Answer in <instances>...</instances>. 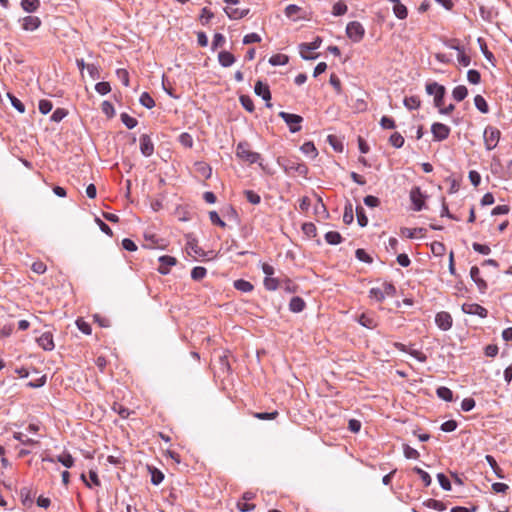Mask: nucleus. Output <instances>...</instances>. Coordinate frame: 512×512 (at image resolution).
Here are the masks:
<instances>
[{"label": "nucleus", "mask_w": 512, "mask_h": 512, "mask_svg": "<svg viewBox=\"0 0 512 512\" xmlns=\"http://www.w3.org/2000/svg\"><path fill=\"white\" fill-rule=\"evenodd\" d=\"M355 257L364 263L371 264L373 262V258L362 248H358L355 251Z\"/></svg>", "instance_id": "49"}, {"label": "nucleus", "mask_w": 512, "mask_h": 512, "mask_svg": "<svg viewBox=\"0 0 512 512\" xmlns=\"http://www.w3.org/2000/svg\"><path fill=\"white\" fill-rule=\"evenodd\" d=\"M244 194H245L247 201L253 205H257L261 202L260 195L252 190H245Z\"/></svg>", "instance_id": "58"}, {"label": "nucleus", "mask_w": 512, "mask_h": 512, "mask_svg": "<svg viewBox=\"0 0 512 512\" xmlns=\"http://www.w3.org/2000/svg\"><path fill=\"white\" fill-rule=\"evenodd\" d=\"M224 12L226 13V15L232 19V20H238V19H242L244 18L245 16L248 15L249 13V9H240V8H236V7H230V6H226L224 8Z\"/></svg>", "instance_id": "17"}, {"label": "nucleus", "mask_w": 512, "mask_h": 512, "mask_svg": "<svg viewBox=\"0 0 512 512\" xmlns=\"http://www.w3.org/2000/svg\"><path fill=\"white\" fill-rule=\"evenodd\" d=\"M234 288L238 291L248 293L253 290V285L244 279H238L234 281Z\"/></svg>", "instance_id": "30"}, {"label": "nucleus", "mask_w": 512, "mask_h": 512, "mask_svg": "<svg viewBox=\"0 0 512 512\" xmlns=\"http://www.w3.org/2000/svg\"><path fill=\"white\" fill-rule=\"evenodd\" d=\"M20 5L25 12L33 13L40 8V0H21Z\"/></svg>", "instance_id": "20"}, {"label": "nucleus", "mask_w": 512, "mask_h": 512, "mask_svg": "<svg viewBox=\"0 0 512 512\" xmlns=\"http://www.w3.org/2000/svg\"><path fill=\"white\" fill-rule=\"evenodd\" d=\"M389 143L395 148H401L405 143V139L399 132H394L389 138Z\"/></svg>", "instance_id": "40"}, {"label": "nucleus", "mask_w": 512, "mask_h": 512, "mask_svg": "<svg viewBox=\"0 0 512 512\" xmlns=\"http://www.w3.org/2000/svg\"><path fill=\"white\" fill-rule=\"evenodd\" d=\"M435 323L439 329L447 331L452 327V316L448 312L441 311L436 314Z\"/></svg>", "instance_id": "11"}, {"label": "nucleus", "mask_w": 512, "mask_h": 512, "mask_svg": "<svg viewBox=\"0 0 512 512\" xmlns=\"http://www.w3.org/2000/svg\"><path fill=\"white\" fill-rule=\"evenodd\" d=\"M277 162L284 172L289 176H302L307 177L308 167L305 163L301 162L296 156L278 158Z\"/></svg>", "instance_id": "1"}, {"label": "nucleus", "mask_w": 512, "mask_h": 512, "mask_svg": "<svg viewBox=\"0 0 512 512\" xmlns=\"http://www.w3.org/2000/svg\"><path fill=\"white\" fill-rule=\"evenodd\" d=\"M302 231L308 237H315L317 234L316 226L311 222H306L302 225Z\"/></svg>", "instance_id": "59"}, {"label": "nucleus", "mask_w": 512, "mask_h": 512, "mask_svg": "<svg viewBox=\"0 0 512 512\" xmlns=\"http://www.w3.org/2000/svg\"><path fill=\"white\" fill-rule=\"evenodd\" d=\"M148 469L151 475V483L153 485H159L164 479V474L155 467L149 466Z\"/></svg>", "instance_id": "33"}, {"label": "nucleus", "mask_w": 512, "mask_h": 512, "mask_svg": "<svg viewBox=\"0 0 512 512\" xmlns=\"http://www.w3.org/2000/svg\"><path fill=\"white\" fill-rule=\"evenodd\" d=\"M254 92L257 96L261 97L264 101H266V107L271 108L272 104L271 100V91L268 84L258 80L254 86Z\"/></svg>", "instance_id": "8"}, {"label": "nucleus", "mask_w": 512, "mask_h": 512, "mask_svg": "<svg viewBox=\"0 0 512 512\" xmlns=\"http://www.w3.org/2000/svg\"><path fill=\"white\" fill-rule=\"evenodd\" d=\"M239 101H240L242 107L246 111H248L250 113L254 112V109H255L254 102H253L252 98L249 95H241L239 97Z\"/></svg>", "instance_id": "38"}, {"label": "nucleus", "mask_w": 512, "mask_h": 512, "mask_svg": "<svg viewBox=\"0 0 512 512\" xmlns=\"http://www.w3.org/2000/svg\"><path fill=\"white\" fill-rule=\"evenodd\" d=\"M264 287L269 291H275L280 287V281L276 278L265 277Z\"/></svg>", "instance_id": "50"}, {"label": "nucleus", "mask_w": 512, "mask_h": 512, "mask_svg": "<svg viewBox=\"0 0 512 512\" xmlns=\"http://www.w3.org/2000/svg\"><path fill=\"white\" fill-rule=\"evenodd\" d=\"M423 504L426 507L437 511H444L446 509V505L442 501L436 499H428Z\"/></svg>", "instance_id": "41"}, {"label": "nucleus", "mask_w": 512, "mask_h": 512, "mask_svg": "<svg viewBox=\"0 0 512 512\" xmlns=\"http://www.w3.org/2000/svg\"><path fill=\"white\" fill-rule=\"evenodd\" d=\"M431 251L435 256H443L446 247L442 242L435 241L431 244Z\"/></svg>", "instance_id": "60"}, {"label": "nucleus", "mask_w": 512, "mask_h": 512, "mask_svg": "<svg viewBox=\"0 0 512 512\" xmlns=\"http://www.w3.org/2000/svg\"><path fill=\"white\" fill-rule=\"evenodd\" d=\"M457 59L460 65L467 67L471 64V57L465 53V48L462 46L457 51Z\"/></svg>", "instance_id": "42"}, {"label": "nucleus", "mask_w": 512, "mask_h": 512, "mask_svg": "<svg viewBox=\"0 0 512 512\" xmlns=\"http://www.w3.org/2000/svg\"><path fill=\"white\" fill-rule=\"evenodd\" d=\"M474 104L476 106V108L481 112V113H488L489 112V106H488V103L487 101L484 99L483 96L481 95H476L475 98H474Z\"/></svg>", "instance_id": "35"}, {"label": "nucleus", "mask_w": 512, "mask_h": 512, "mask_svg": "<svg viewBox=\"0 0 512 512\" xmlns=\"http://www.w3.org/2000/svg\"><path fill=\"white\" fill-rule=\"evenodd\" d=\"M218 61L222 67L227 68L235 63L236 58L232 53L223 50L218 54Z\"/></svg>", "instance_id": "18"}, {"label": "nucleus", "mask_w": 512, "mask_h": 512, "mask_svg": "<svg viewBox=\"0 0 512 512\" xmlns=\"http://www.w3.org/2000/svg\"><path fill=\"white\" fill-rule=\"evenodd\" d=\"M95 90L100 95H106L111 91V85L109 82H106V81L98 82L95 85Z\"/></svg>", "instance_id": "63"}, {"label": "nucleus", "mask_w": 512, "mask_h": 512, "mask_svg": "<svg viewBox=\"0 0 512 512\" xmlns=\"http://www.w3.org/2000/svg\"><path fill=\"white\" fill-rule=\"evenodd\" d=\"M20 497H21L22 504L24 506H31L32 505L33 499L31 497L30 489H28L27 487L21 488V490H20Z\"/></svg>", "instance_id": "46"}, {"label": "nucleus", "mask_w": 512, "mask_h": 512, "mask_svg": "<svg viewBox=\"0 0 512 512\" xmlns=\"http://www.w3.org/2000/svg\"><path fill=\"white\" fill-rule=\"evenodd\" d=\"M413 472L416 473L417 475H419V477L422 480L425 487H428L431 485L432 478L428 472L424 471L423 469H421L417 466H415L413 468Z\"/></svg>", "instance_id": "36"}, {"label": "nucleus", "mask_w": 512, "mask_h": 512, "mask_svg": "<svg viewBox=\"0 0 512 512\" xmlns=\"http://www.w3.org/2000/svg\"><path fill=\"white\" fill-rule=\"evenodd\" d=\"M436 394L440 399H442L446 402L453 401V392L448 387H445V386L438 387L436 390Z\"/></svg>", "instance_id": "28"}, {"label": "nucleus", "mask_w": 512, "mask_h": 512, "mask_svg": "<svg viewBox=\"0 0 512 512\" xmlns=\"http://www.w3.org/2000/svg\"><path fill=\"white\" fill-rule=\"evenodd\" d=\"M446 95V88L443 86L434 97V106L440 109L444 105V98Z\"/></svg>", "instance_id": "54"}, {"label": "nucleus", "mask_w": 512, "mask_h": 512, "mask_svg": "<svg viewBox=\"0 0 512 512\" xmlns=\"http://www.w3.org/2000/svg\"><path fill=\"white\" fill-rule=\"evenodd\" d=\"M7 97L10 100L11 105L19 112H25V105L12 93H7Z\"/></svg>", "instance_id": "43"}, {"label": "nucleus", "mask_w": 512, "mask_h": 512, "mask_svg": "<svg viewBox=\"0 0 512 512\" xmlns=\"http://www.w3.org/2000/svg\"><path fill=\"white\" fill-rule=\"evenodd\" d=\"M322 44V38L320 36H317L314 38V40L310 43H301L299 44V50L302 51H313L318 49Z\"/></svg>", "instance_id": "25"}, {"label": "nucleus", "mask_w": 512, "mask_h": 512, "mask_svg": "<svg viewBox=\"0 0 512 512\" xmlns=\"http://www.w3.org/2000/svg\"><path fill=\"white\" fill-rule=\"evenodd\" d=\"M19 22L21 23V28L25 31H35L42 23L39 17L32 15L19 19Z\"/></svg>", "instance_id": "10"}, {"label": "nucleus", "mask_w": 512, "mask_h": 512, "mask_svg": "<svg viewBox=\"0 0 512 512\" xmlns=\"http://www.w3.org/2000/svg\"><path fill=\"white\" fill-rule=\"evenodd\" d=\"M305 307V301L299 296L292 297L289 302V310L293 313H300L305 309Z\"/></svg>", "instance_id": "19"}, {"label": "nucleus", "mask_w": 512, "mask_h": 512, "mask_svg": "<svg viewBox=\"0 0 512 512\" xmlns=\"http://www.w3.org/2000/svg\"><path fill=\"white\" fill-rule=\"evenodd\" d=\"M140 151L144 157H150L154 153V143L148 134H142L139 139Z\"/></svg>", "instance_id": "12"}, {"label": "nucleus", "mask_w": 512, "mask_h": 512, "mask_svg": "<svg viewBox=\"0 0 512 512\" xmlns=\"http://www.w3.org/2000/svg\"><path fill=\"white\" fill-rule=\"evenodd\" d=\"M121 121L122 123L128 128V129H133L134 127L137 126L138 124V121L136 118L134 117H131L130 115H128L127 113H122L121 116Z\"/></svg>", "instance_id": "48"}, {"label": "nucleus", "mask_w": 512, "mask_h": 512, "mask_svg": "<svg viewBox=\"0 0 512 512\" xmlns=\"http://www.w3.org/2000/svg\"><path fill=\"white\" fill-rule=\"evenodd\" d=\"M347 37L354 43H359L365 35L363 25L358 21H351L346 26Z\"/></svg>", "instance_id": "4"}, {"label": "nucleus", "mask_w": 512, "mask_h": 512, "mask_svg": "<svg viewBox=\"0 0 512 512\" xmlns=\"http://www.w3.org/2000/svg\"><path fill=\"white\" fill-rule=\"evenodd\" d=\"M356 217H357V222H358L359 226H361V227L367 226L368 218H367L365 210L362 206L356 207Z\"/></svg>", "instance_id": "44"}, {"label": "nucleus", "mask_w": 512, "mask_h": 512, "mask_svg": "<svg viewBox=\"0 0 512 512\" xmlns=\"http://www.w3.org/2000/svg\"><path fill=\"white\" fill-rule=\"evenodd\" d=\"M450 132V127L443 123L435 122L431 125V133L434 141L440 142L446 140L449 137Z\"/></svg>", "instance_id": "6"}, {"label": "nucleus", "mask_w": 512, "mask_h": 512, "mask_svg": "<svg viewBox=\"0 0 512 512\" xmlns=\"http://www.w3.org/2000/svg\"><path fill=\"white\" fill-rule=\"evenodd\" d=\"M393 13L400 20L406 19L408 16V10L406 6L403 5L400 1L393 5Z\"/></svg>", "instance_id": "31"}, {"label": "nucleus", "mask_w": 512, "mask_h": 512, "mask_svg": "<svg viewBox=\"0 0 512 512\" xmlns=\"http://www.w3.org/2000/svg\"><path fill=\"white\" fill-rule=\"evenodd\" d=\"M477 42L479 44L480 50H481L482 54L484 55V57L490 63H492L493 66H495V63H494L495 62V57H494L493 53L488 50L487 44H486L485 40L483 38L479 37L477 39Z\"/></svg>", "instance_id": "21"}, {"label": "nucleus", "mask_w": 512, "mask_h": 512, "mask_svg": "<svg viewBox=\"0 0 512 512\" xmlns=\"http://www.w3.org/2000/svg\"><path fill=\"white\" fill-rule=\"evenodd\" d=\"M68 115V111L64 108H57L52 113L50 120L53 122H60Z\"/></svg>", "instance_id": "52"}, {"label": "nucleus", "mask_w": 512, "mask_h": 512, "mask_svg": "<svg viewBox=\"0 0 512 512\" xmlns=\"http://www.w3.org/2000/svg\"><path fill=\"white\" fill-rule=\"evenodd\" d=\"M403 453L407 459H418L420 457L419 452L410 447L408 444H403Z\"/></svg>", "instance_id": "53"}, {"label": "nucleus", "mask_w": 512, "mask_h": 512, "mask_svg": "<svg viewBox=\"0 0 512 512\" xmlns=\"http://www.w3.org/2000/svg\"><path fill=\"white\" fill-rule=\"evenodd\" d=\"M289 61V57L285 54H274L272 55L268 62L272 66H281L287 64Z\"/></svg>", "instance_id": "29"}, {"label": "nucleus", "mask_w": 512, "mask_h": 512, "mask_svg": "<svg viewBox=\"0 0 512 512\" xmlns=\"http://www.w3.org/2000/svg\"><path fill=\"white\" fill-rule=\"evenodd\" d=\"M325 240L330 245H337L343 241V238L339 232L329 231L325 234Z\"/></svg>", "instance_id": "32"}, {"label": "nucleus", "mask_w": 512, "mask_h": 512, "mask_svg": "<svg viewBox=\"0 0 512 512\" xmlns=\"http://www.w3.org/2000/svg\"><path fill=\"white\" fill-rule=\"evenodd\" d=\"M410 200L413 205L414 211H421L425 207V195L422 193L420 187L415 186L410 191Z\"/></svg>", "instance_id": "7"}, {"label": "nucleus", "mask_w": 512, "mask_h": 512, "mask_svg": "<svg viewBox=\"0 0 512 512\" xmlns=\"http://www.w3.org/2000/svg\"><path fill=\"white\" fill-rule=\"evenodd\" d=\"M302 11V8L295 5V4H290L288 5L286 8H285V15L288 17V18H291L293 19L294 21L298 20V19H301L303 18V16H300L298 15L299 12Z\"/></svg>", "instance_id": "23"}, {"label": "nucleus", "mask_w": 512, "mask_h": 512, "mask_svg": "<svg viewBox=\"0 0 512 512\" xmlns=\"http://www.w3.org/2000/svg\"><path fill=\"white\" fill-rule=\"evenodd\" d=\"M112 410L123 419L128 418L130 415V410L118 402H114V404L112 405Z\"/></svg>", "instance_id": "45"}, {"label": "nucleus", "mask_w": 512, "mask_h": 512, "mask_svg": "<svg viewBox=\"0 0 512 512\" xmlns=\"http://www.w3.org/2000/svg\"><path fill=\"white\" fill-rule=\"evenodd\" d=\"M358 323L368 329H374L377 326V322L375 321V319L372 316L365 313H362L359 316Z\"/></svg>", "instance_id": "22"}, {"label": "nucleus", "mask_w": 512, "mask_h": 512, "mask_svg": "<svg viewBox=\"0 0 512 512\" xmlns=\"http://www.w3.org/2000/svg\"><path fill=\"white\" fill-rule=\"evenodd\" d=\"M470 277L475 282L480 293H485L487 290V283L480 277V269L477 266H472L470 269Z\"/></svg>", "instance_id": "14"}, {"label": "nucleus", "mask_w": 512, "mask_h": 512, "mask_svg": "<svg viewBox=\"0 0 512 512\" xmlns=\"http://www.w3.org/2000/svg\"><path fill=\"white\" fill-rule=\"evenodd\" d=\"M236 156L249 164L258 163L261 160V155L258 152L251 151L250 144L247 141L238 143Z\"/></svg>", "instance_id": "2"}, {"label": "nucleus", "mask_w": 512, "mask_h": 512, "mask_svg": "<svg viewBox=\"0 0 512 512\" xmlns=\"http://www.w3.org/2000/svg\"><path fill=\"white\" fill-rule=\"evenodd\" d=\"M102 112L108 117L112 118L115 115V109L111 102L103 101L101 104Z\"/></svg>", "instance_id": "61"}, {"label": "nucleus", "mask_w": 512, "mask_h": 512, "mask_svg": "<svg viewBox=\"0 0 512 512\" xmlns=\"http://www.w3.org/2000/svg\"><path fill=\"white\" fill-rule=\"evenodd\" d=\"M300 150L303 154L311 157V158H315L317 155H318V151L314 145L313 142L311 141H308V142H305L301 147H300Z\"/></svg>", "instance_id": "26"}, {"label": "nucleus", "mask_w": 512, "mask_h": 512, "mask_svg": "<svg viewBox=\"0 0 512 512\" xmlns=\"http://www.w3.org/2000/svg\"><path fill=\"white\" fill-rule=\"evenodd\" d=\"M500 130L493 126H487L483 133L484 143L487 150H493L500 139Z\"/></svg>", "instance_id": "5"}, {"label": "nucleus", "mask_w": 512, "mask_h": 512, "mask_svg": "<svg viewBox=\"0 0 512 512\" xmlns=\"http://www.w3.org/2000/svg\"><path fill=\"white\" fill-rule=\"evenodd\" d=\"M354 220L353 206L348 202L344 207L343 222L347 225L351 224Z\"/></svg>", "instance_id": "39"}, {"label": "nucleus", "mask_w": 512, "mask_h": 512, "mask_svg": "<svg viewBox=\"0 0 512 512\" xmlns=\"http://www.w3.org/2000/svg\"><path fill=\"white\" fill-rule=\"evenodd\" d=\"M37 343L45 351H51L55 347L53 335L50 332H45L39 338H37Z\"/></svg>", "instance_id": "16"}, {"label": "nucleus", "mask_w": 512, "mask_h": 512, "mask_svg": "<svg viewBox=\"0 0 512 512\" xmlns=\"http://www.w3.org/2000/svg\"><path fill=\"white\" fill-rule=\"evenodd\" d=\"M468 95V89L464 85L456 86L452 91V97L455 101H463Z\"/></svg>", "instance_id": "24"}, {"label": "nucleus", "mask_w": 512, "mask_h": 512, "mask_svg": "<svg viewBox=\"0 0 512 512\" xmlns=\"http://www.w3.org/2000/svg\"><path fill=\"white\" fill-rule=\"evenodd\" d=\"M38 108L41 114L46 115L52 110L53 104L49 100L42 99L39 101Z\"/></svg>", "instance_id": "64"}, {"label": "nucleus", "mask_w": 512, "mask_h": 512, "mask_svg": "<svg viewBox=\"0 0 512 512\" xmlns=\"http://www.w3.org/2000/svg\"><path fill=\"white\" fill-rule=\"evenodd\" d=\"M462 311L465 314L477 315L480 318H486L488 315L487 309L477 303H464Z\"/></svg>", "instance_id": "9"}, {"label": "nucleus", "mask_w": 512, "mask_h": 512, "mask_svg": "<svg viewBox=\"0 0 512 512\" xmlns=\"http://www.w3.org/2000/svg\"><path fill=\"white\" fill-rule=\"evenodd\" d=\"M467 79L471 84L477 85L481 81V74L477 70L470 69L467 72Z\"/></svg>", "instance_id": "62"}, {"label": "nucleus", "mask_w": 512, "mask_h": 512, "mask_svg": "<svg viewBox=\"0 0 512 512\" xmlns=\"http://www.w3.org/2000/svg\"><path fill=\"white\" fill-rule=\"evenodd\" d=\"M278 115L289 126V131L291 133H297L302 129V127H301V123L303 122L302 116H300L298 114L284 112V111L279 112Z\"/></svg>", "instance_id": "3"}, {"label": "nucleus", "mask_w": 512, "mask_h": 512, "mask_svg": "<svg viewBox=\"0 0 512 512\" xmlns=\"http://www.w3.org/2000/svg\"><path fill=\"white\" fill-rule=\"evenodd\" d=\"M139 102L147 109H152L155 106V101L148 92H143L140 95Z\"/></svg>", "instance_id": "37"}, {"label": "nucleus", "mask_w": 512, "mask_h": 512, "mask_svg": "<svg viewBox=\"0 0 512 512\" xmlns=\"http://www.w3.org/2000/svg\"><path fill=\"white\" fill-rule=\"evenodd\" d=\"M207 274V270L205 267L196 266L191 271V278L195 281L202 280Z\"/></svg>", "instance_id": "47"}, {"label": "nucleus", "mask_w": 512, "mask_h": 512, "mask_svg": "<svg viewBox=\"0 0 512 512\" xmlns=\"http://www.w3.org/2000/svg\"><path fill=\"white\" fill-rule=\"evenodd\" d=\"M347 5L343 1H338L333 5L332 14L334 16H341L347 12Z\"/></svg>", "instance_id": "51"}, {"label": "nucleus", "mask_w": 512, "mask_h": 512, "mask_svg": "<svg viewBox=\"0 0 512 512\" xmlns=\"http://www.w3.org/2000/svg\"><path fill=\"white\" fill-rule=\"evenodd\" d=\"M214 17L212 11H210L207 7L202 8L199 20L202 25H207L209 21Z\"/></svg>", "instance_id": "57"}, {"label": "nucleus", "mask_w": 512, "mask_h": 512, "mask_svg": "<svg viewBox=\"0 0 512 512\" xmlns=\"http://www.w3.org/2000/svg\"><path fill=\"white\" fill-rule=\"evenodd\" d=\"M437 479L443 490L450 491L452 489L451 482L444 473H438Z\"/></svg>", "instance_id": "55"}, {"label": "nucleus", "mask_w": 512, "mask_h": 512, "mask_svg": "<svg viewBox=\"0 0 512 512\" xmlns=\"http://www.w3.org/2000/svg\"><path fill=\"white\" fill-rule=\"evenodd\" d=\"M158 261L160 266L157 271L162 275H167L170 272V267L177 264V259L169 255L160 256Z\"/></svg>", "instance_id": "13"}, {"label": "nucleus", "mask_w": 512, "mask_h": 512, "mask_svg": "<svg viewBox=\"0 0 512 512\" xmlns=\"http://www.w3.org/2000/svg\"><path fill=\"white\" fill-rule=\"evenodd\" d=\"M443 87V85L432 81L427 82L425 85V90L428 95H433L435 97L436 93Z\"/></svg>", "instance_id": "56"}, {"label": "nucleus", "mask_w": 512, "mask_h": 512, "mask_svg": "<svg viewBox=\"0 0 512 512\" xmlns=\"http://www.w3.org/2000/svg\"><path fill=\"white\" fill-rule=\"evenodd\" d=\"M403 104L408 110H415L420 108L421 100L418 96L405 97Z\"/></svg>", "instance_id": "27"}, {"label": "nucleus", "mask_w": 512, "mask_h": 512, "mask_svg": "<svg viewBox=\"0 0 512 512\" xmlns=\"http://www.w3.org/2000/svg\"><path fill=\"white\" fill-rule=\"evenodd\" d=\"M186 250L188 254H194L197 257L204 258L207 256V252H205L201 247L198 246L197 240L195 238H189L186 244Z\"/></svg>", "instance_id": "15"}, {"label": "nucleus", "mask_w": 512, "mask_h": 512, "mask_svg": "<svg viewBox=\"0 0 512 512\" xmlns=\"http://www.w3.org/2000/svg\"><path fill=\"white\" fill-rule=\"evenodd\" d=\"M57 461L66 468H71L74 465V458L68 452H63L62 454L58 455Z\"/></svg>", "instance_id": "34"}]
</instances>
